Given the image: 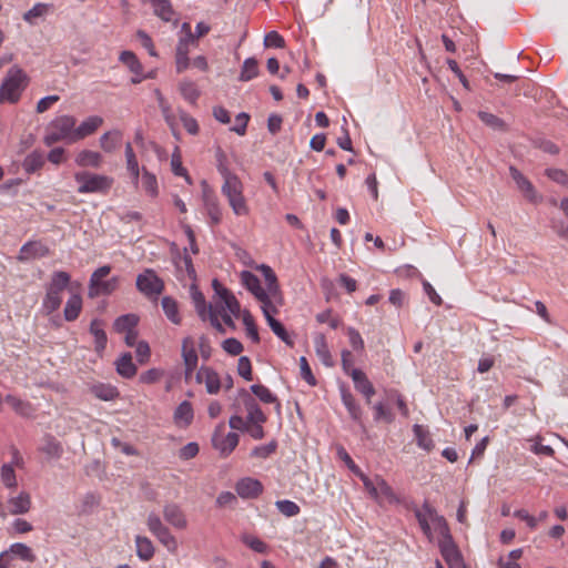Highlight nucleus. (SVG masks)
Instances as JSON below:
<instances>
[{
	"label": "nucleus",
	"instance_id": "f03ea898",
	"mask_svg": "<svg viewBox=\"0 0 568 568\" xmlns=\"http://www.w3.org/2000/svg\"><path fill=\"white\" fill-rule=\"evenodd\" d=\"M71 276L65 271H55L52 273L49 283L45 286V295L42 301V310L45 314H51L59 310L62 303V294L68 288Z\"/></svg>",
	"mask_w": 568,
	"mask_h": 568
},
{
	"label": "nucleus",
	"instance_id": "de8ad7c7",
	"mask_svg": "<svg viewBox=\"0 0 568 568\" xmlns=\"http://www.w3.org/2000/svg\"><path fill=\"white\" fill-rule=\"evenodd\" d=\"M153 6L154 13L163 21H171L174 11L170 0H150Z\"/></svg>",
	"mask_w": 568,
	"mask_h": 568
},
{
	"label": "nucleus",
	"instance_id": "5fc2aeb1",
	"mask_svg": "<svg viewBox=\"0 0 568 568\" xmlns=\"http://www.w3.org/2000/svg\"><path fill=\"white\" fill-rule=\"evenodd\" d=\"M0 478L7 488H16L18 485L17 476L12 464H3L0 469Z\"/></svg>",
	"mask_w": 568,
	"mask_h": 568
},
{
	"label": "nucleus",
	"instance_id": "0eeeda50",
	"mask_svg": "<svg viewBox=\"0 0 568 568\" xmlns=\"http://www.w3.org/2000/svg\"><path fill=\"white\" fill-rule=\"evenodd\" d=\"M111 272V267L109 265H103L97 268L91 277L89 283V296L97 297L99 295H109L118 287L119 278L116 276L111 277L110 280H104Z\"/></svg>",
	"mask_w": 568,
	"mask_h": 568
},
{
	"label": "nucleus",
	"instance_id": "338daca9",
	"mask_svg": "<svg viewBox=\"0 0 568 568\" xmlns=\"http://www.w3.org/2000/svg\"><path fill=\"white\" fill-rule=\"evenodd\" d=\"M242 541L250 547L252 550L258 554H265L267 551V545L260 538L252 535H244Z\"/></svg>",
	"mask_w": 568,
	"mask_h": 568
},
{
	"label": "nucleus",
	"instance_id": "a211bd4d",
	"mask_svg": "<svg viewBox=\"0 0 568 568\" xmlns=\"http://www.w3.org/2000/svg\"><path fill=\"white\" fill-rule=\"evenodd\" d=\"M341 398L351 418L361 426L363 433H366V427L362 420L363 410L353 394L343 387L341 388Z\"/></svg>",
	"mask_w": 568,
	"mask_h": 568
},
{
	"label": "nucleus",
	"instance_id": "e2e57ef3",
	"mask_svg": "<svg viewBox=\"0 0 568 568\" xmlns=\"http://www.w3.org/2000/svg\"><path fill=\"white\" fill-rule=\"evenodd\" d=\"M141 183L143 189L151 195H155L158 192V182L154 174L150 173L143 168Z\"/></svg>",
	"mask_w": 568,
	"mask_h": 568
},
{
	"label": "nucleus",
	"instance_id": "6e6552de",
	"mask_svg": "<svg viewBox=\"0 0 568 568\" xmlns=\"http://www.w3.org/2000/svg\"><path fill=\"white\" fill-rule=\"evenodd\" d=\"M225 424L222 422L216 425L212 435V445L223 457L229 456L239 445L240 437L236 433L224 434Z\"/></svg>",
	"mask_w": 568,
	"mask_h": 568
},
{
	"label": "nucleus",
	"instance_id": "4c0bfd02",
	"mask_svg": "<svg viewBox=\"0 0 568 568\" xmlns=\"http://www.w3.org/2000/svg\"><path fill=\"white\" fill-rule=\"evenodd\" d=\"M40 450L45 454L49 458L59 459L63 454V447L61 443L52 435H47L43 438V444Z\"/></svg>",
	"mask_w": 568,
	"mask_h": 568
},
{
	"label": "nucleus",
	"instance_id": "473e14b6",
	"mask_svg": "<svg viewBox=\"0 0 568 568\" xmlns=\"http://www.w3.org/2000/svg\"><path fill=\"white\" fill-rule=\"evenodd\" d=\"M77 165L81 168H99L102 163V155L91 150H82L75 156Z\"/></svg>",
	"mask_w": 568,
	"mask_h": 568
},
{
	"label": "nucleus",
	"instance_id": "5701e85b",
	"mask_svg": "<svg viewBox=\"0 0 568 568\" xmlns=\"http://www.w3.org/2000/svg\"><path fill=\"white\" fill-rule=\"evenodd\" d=\"M103 124V119L99 115H91L81 122L79 126H74L73 141L77 142L93 134Z\"/></svg>",
	"mask_w": 568,
	"mask_h": 568
},
{
	"label": "nucleus",
	"instance_id": "ea45409f",
	"mask_svg": "<svg viewBox=\"0 0 568 568\" xmlns=\"http://www.w3.org/2000/svg\"><path fill=\"white\" fill-rule=\"evenodd\" d=\"M44 162L43 153L34 150L24 158L22 168L27 173L31 174L39 171L44 165Z\"/></svg>",
	"mask_w": 568,
	"mask_h": 568
},
{
	"label": "nucleus",
	"instance_id": "4468645a",
	"mask_svg": "<svg viewBox=\"0 0 568 568\" xmlns=\"http://www.w3.org/2000/svg\"><path fill=\"white\" fill-rule=\"evenodd\" d=\"M202 186H203V190H202L203 204H204L206 213L210 217V223H211V225H217V224H220V222L222 220V212H221L217 196L209 187V185L205 181L202 182Z\"/></svg>",
	"mask_w": 568,
	"mask_h": 568
},
{
	"label": "nucleus",
	"instance_id": "c756f323",
	"mask_svg": "<svg viewBox=\"0 0 568 568\" xmlns=\"http://www.w3.org/2000/svg\"><path fill=\"white\" fill-rule=\"evenodd\" d=\"M90 393L101 400H114L119 397L118 388L111 384L97 383L90 386Z\"/></svg>",
	"mask_w": 568,
	"mask_h": 568
},
{
	"label": "nucleus",
	"instance_id": "2f4dec72",
	"mask_svg": "<svg viewBox=\"0 0 568 568\" xmlns=\"http://www.w3.org/2000/svg\"><path fill=\"white\" fill-rule=\"evenodd\" d=\"M82 311V297L78 293H72L68 298L64 310L63 316L68 322L75 321Z\"/></svg>",
	"mask_w": 568,
	"mask_h": 568
},
{
	"label": "nucleus",
	"instance_id": "dca6fc26",
	"mask_svg": "<svg viewBox=\"0 0 568 568\" xmlns=\"http://www.w3.org/2000/svg\"><path fill=\"white\" fill-rule=\"evenodd\" d=\"M275 313H277V308L275 305L263 311V315H264L268 326L273 331V333L281 341H283L286 345L293 347L294 341L292 339L291 335L287 333L284 325L280 321L274 318L273 314H275Z\"/></svg>",
	"mask_w": 568,
	"mask_h": 568
},
{
	"label": "nucleus",
	"instance_id": "20e7f679",
	"mask_svg": "<svg viewBox=\"0 0 568 568\" xmlns=\"http://www.w3.org/2000/svg\"><path fill=\"white\" fill-rule=\"evenodd\" d=\"M28 82L27 73L19 65H12L0 87V103H17Z\"/></svg>",
	"mask_w": 568,
	"mask_h": 568
},
{
	"label": "nucleus",
	"instance_id": "774afa93",
	"mask_svg": "<svg viewBox=\"0 0 568 568\" xmlns=\"http://www.w3.org/2000/svg\"><path fill=\"white\" fill-rule=\"evenodd\" d=\"M374 409V419L375 422L385 420L386 423H392L394 420V415L390 409L387 408L383 403H376L373 406Z\"/></svg>",
	"mask_w": 568,
	"mask_h": 568
},
{
	"label": "nucleus",
	"instance_id": "13d9d810",
	"mask_svg": "<svg viewBox=\"0 0 568 568\" xmlns=\"http://www.w3.org/2000/svg\"><path fill=\"white\" fill-rule=\"evenodd\" d=\"M277 449V442L271 440L265 445H260L253 448L251 456L260 459H266Z\"/></svg>",
	"mask_w": 568,
	"mask_h": 568
},
{
	"label": "nucleus",
	"instance_id": "6e6d98bb",
	"mask_svg": "<svg viewBox=\"0 0 568 568\" xmlns=\"http://www.w3.org/2000/svg\"><path fill=\"white\" fill-rule=\"evenodd\" d=\"M275 506L277 510L286 517L297 516L301 511L300 506L296 503L288 499L277 500L275 503Z\"/></svg>",
	"mask_w": 568,
	"mask_h": 568
},
{
	"label": "nucleus",
	"instance_id": "393cba45",
	"mask_svg": "<svg viewBox=\"0 0 568 568\" xmlns=\"http://www.w3.org/2000/svg\"><path fill=\"white\" fill-rule=\"evenodd\" d=\"M190 343V338H185L183 341L182 345V357L184 361L185 366V381L187 382L191 377L193 372L195 371L197 366V353L196 351L191 346L189 347L187 344Z\"/></svg>",
	"mask_w": 568,
	"mask_h": 568
},
{
	"label": "nucleus",
	"instance_id": "39448f33",
	"mask_svg": "<svg viewBox=\"0 0 568 568\" xmlns=\"http://www.w3.org/2000/svg\"><path fill=\"white\" fill-rule=\"evenodd\" d=\"M75 123L77 120L72 115L57 116L47 126L43 143L47 146H51L60 141L73 143Z\"/></svg>",
	"mask_w": 568,
	"mask_h": 568
},
{
	"label": "nucleus",
	"instance_id": "6ab92c4d",
	"mask_svg": "<svg viewBox=\"0 0 568 568\" xmlns=\"http://www.w3.org/2000/svg\"><path fill=\"white\" fill-rule=\"evenodd\" d=\"M438 545L442 556L449 566L455 567L460 565L462 555L457 546L455 545L452 536L440 539Z\"/></svg>",
	"mask_w": 568,
	"mask_h": 568
},
{
	"label": "nucleus",
	"instance_id": "603ef678",
	"mask_svg": "<svg viewBox=\"0 0 568 568\" xmlns=\"http://www.w3.org/2000/svg\"><path fill=\"white\" fill-rule=\"evenodd\" d=\"M138 324V317L134 314H126L118 317L114 322V329L119 333L134 331Z\"/></svg>",
	"mask_w": 568,
	"mask_h": 568
},
{
	"label": "nucleus",
	"instance_id": "a18cd8bd",
	"mask_svg": "<svg viewBox=\"0 0 568 568\" xmlns=\"http://www.w3.org/2000/svg\"><path fill=\"white\" fill-rule=\"evenodd\" d=\"M125 160L126 169L130 172L133 182L138 183L140 176V168L132 144L130 142L125 144Z\"/></svg>",
	"mask_w": 568,
	"mask_h": 568
},
{
	"label": "nucleus",
	"instance_id": "412c9836",
	"mask_svg": "<svg viewBox=\"0 0 568 568\" xmlns=\"http://www.w3.org/2000/svg\"><path fill=\"white\" fill-rule=\"evenodd\" d=\"M195 377L197 383H205L206 392L209 394H217L220 392L221 379L214 369L210 367H201Z\"/></svg>",
	"mask_w": 568,
	"mask_h": 568
},
{
	"label": "nucleus",
	"instance_id": "4be33fe9",
	"mask_svg": "<svg viewBox=\"0 0 568 568\" xmlns=\"http://www.w3.org/2000/svg\"><path fill=\"white\" fill-rule=\"evenodd\" d=\"M258 270L262 272L265 283H266V293L270 294L271 301L281 303V290L277 282V277L275 272L268 265L262 264Z\"/></svg>",
	"mask_w": 568,
	"mask_h": 568
},
{
	"label": "nucleus",
	"instance_id": "f8f14e48",
	"mask_svg": "<svg viewBox=\"0 0 568 568\" xmlns=\"http://www.w3.org/2000/svg\"><path fill=\"white\" fill-rule=\"evenodd\" d=\"M212 286L215 294L221 298V302L223 303L221 307L216 306L217 312H227L233 316L239 317L241 313V305L233 293L225 288L217 280H213Z\"/></svg>",
	"mask_w": 568,
	"mask_h": 568
},
{
	"label": "nucleus",
	"instance_id": "49530a36",
	"mask_svg": "<svg viewBox=\"0 0 568 568\" xmlns=\"http://www.w3.org/2000/svg\"><path fill=\"white\" fill-rule=\"evenodd\" d=\"M179 90L184 100L191 104H196L201 93L194 82L184 80L179 84Z\"/></svg>",
	"mask_w": 568,
	"mask_h": 568
},
{
	"label": "nucleus",
	"instance_id": "bb28decb",
	"mask_svg": "<svg viewBox=\"0 0 568 568\" xmlns=\"http://www.w3.org/2000/svg\"><path fill=\"white\" fill-rule=\"evenodd\" d=\"M9 513L12 515H22L31 508V497L27 491H21L18 496L8 499Z\"/></svg>",
	"mask_w": 568,
	"mask_h": 568
},
{
	"label": "nucleus",
	"instance_id": "c03bdc74",
	"mask_svg": "<svg viewBox=\"0 0 568 568\" xmlns=\"http://www.w3.org/2000/svg\"><path fill=\"white\" fill-rule=\"evenodd\" d=\"M413 432L417 442L418 447L430 452L434 448V442L430 437L429 432L424 426L415 424Z\"/></svg>",
	"mask_w": 568,
	"mask_h": 568
},
{
	"label": "nucleus",
	"instance_id": "f704fd0d",
	"mask_svg": "<svg viewBox=\"0 0 568 568\" xmlns=\"http://www.w3.org/2000/svg\"><path fill=\"white\" fill-rule=\"evenodd\" d=\"M4 400L12 407V409L22 417H31L34 414L32 404L23 400L13 395H7Z\"/></svg>",
	"mask_w": 568,
	"mask_h": 568
},
{
	"label": "nucleus",
	"instance_id": "79ce46f5",
	"mask_svg": "<svg viewBox=\"0 0 568 568\" xmlns=\"http://www.w3.org/2000/svg\"><path fill=\"white\" fill-rule=\"evenodd\" d=\"M191 297L199 317L202 321H207L209 305H206L204 295L195 285L191 286Z\"/></svg>",
	"mask_w": 568,
	"mask_h": 568
},
{
	"label": "nucleus",
	"instance_id": "cd10ccee",
	"mask_svg": "<svg viewBox=\"0 0 568 568\" xmlns=\"http://www.w3.org/2000/svg\"><path fill=\"white\" fill-rule=\"evenodd\" d=\"M314 348L317 357L322 362L323 365L327 367H332L334 365V361L332 358L326 337L322 333H317L314 336Z\"/></svg>",
	"mask_w": 568,
	"mask_h": 568
},
{
	"label": "nucleus",
	"instance_id": "c9c22d12",
	"mask_svg": "<svg viewBox=\"0 0 568 568\" xmlns=\"http://www.w3.org/2000/svg\"><path fill=\"white\" fill-rule=\"evenodd\" d=\"M161 306L162 310L168 317L170 322H172L175 325H180L182 322L180 312H179V304L178 302L171 297V296H164L161 300Z\"/></svg>",
	"mask_w": 568,
	"mask_h": 568
},
{
	"label": "nucleus",
	"instance_id": "8fccbe9b",
	"mask_svg": "<svg viewBox=\"0 0 568 568\" xmlns=\"http://www.w3.org/2000/svg\"><path fill=\"white\" fill-rule=\"evenodd\" d=\"M119 60L123 64H125L132 73H142L143 72V65L139 61V59L134 52L128 51V50L122 51L120 53Z\"/></svg>",
	"mask_w": 568,
	"mask_h": 568
},
{
	"label": "nucleus",
	"instance_id": "9b49d317",
	"mask_svg": "<svg viewBox=\"0 0 568 568\" xmlns=\"http://www.w3.org/2000/svg\"><path fill=\"white\" fill-rule=\"evenodd\" d=\"M136 288L148 297L158 296L164 290V282L149 268L138 275Z\"/></svg>",
	"mask_w": 568,
	"mask_h": 568
},
{
	"label": "nucleus",
	"instance_id": "9d476101",
	"mask_svg": "<svg viewBox=\"0 0 568 568\" xmlns=\"http://www.w3.org/2000/svg\"><path fill=\"white\" fill-rule=\"evenodd\" d=\"M182 29H187V33L179 40L175 49V67L178 73L184 72L190 67V45L196 44L195 37L191 32L190 26L187 23H183Z\"/></svg>",
	"mask_w": 568,
	"mask_h": 568
},
{
	"label": "nucleus",
	"instance_id": "0e129e2a",
	"mask_svg": "<svg viewBox=\"0 0 568 568\" xmlns=\"http://www.w3.org/2000/svg\"><path fill=\"white\" fill-rule=\"evenodd\" d=\"M156 539L168 549L169 552L174 554L178 550V541L171 534L170 529L162 531Z\"/></svg>",
	"mask_w": 568,
	"mask_h": 568
},
{
	"label": "nucleus",
	"instance_id": "7c9ffc66",
	"mask_svg": "<svg viewBox=\"0 0 568 568\" xmlns=\"http://www.w3.org/2000/svg\"><path fill=\"white\" fill-rule=\"evenodd\" d=\"M6 552L9 556L10 559L19 558L26 562H34L37 559V556L34 555L33 550L22 542H16L10 546Z\"/></svg>",
	"mask_w": 568,
	"mask_h": 568
},
{
	"label": "nucleus",
	"instance_id": "f257e3e1",
	"mask_svg": "<svg viewBox=\"0 0 568 568\" xmlns=\"http://www.w3.org/2000/svg\"><path fill=\"white\" fill-rule=\"evenodd\" d=\"M219 171L224 180L222 193L227 199L234 214L237 216L247 215L248 206L243 195V183L237 175L229 171L226 168L220 165Z\"/></svg>",
	"mask_w": 568,
	"mask_h": 568
},
{
	"label": "nucleus",
	"instance_id": "bf43d9fd",
	"mask_svg": "<svg viewBox=\"0 0 568 568\" xmlns=\"http://www.w3.org/2000/svg\"><path fill=\"white\" fill-rule=\"evenodd\" d=\"M243 324L245 325V331H246L247 337H250L253 343H258L260 342L258 331H257L254 320L248 311H244V313H243Z\"/></svg>",
	"mask_w": 568,
	"mask_h": 568
},
{
	"label": "nucleus",
	"instance_id": "b1692460",
	"mask_svg": "<svg viewBox=\"0 0 568 568\" xmlns=\"http://www.w3.org/2000/svg\"><path fill=\"white\" fill-rule=\"evenodd\" d=\"M352 379L355 389L365 396L366 403L369 405L372 397L375 395V388L373 384L361 369L352 371Z\"/></svg>",
	"mask_w": 568,
	"mask_h": 568
},
{
	"label": "nucleus",
	"instance_id": "37998d69",
	"mask_svg": "<svg viewBox=\"0 0 568 568\" xmlns=\"http://www.w3.org/2000/svg\"><path fill=\"white\" fill-rule=\"evenodd\" d=\"M251 393H253L261 402L265 404H276L277 409L281 408V403L277 397L264 385L254 384L250 387Z\"/></svg>",
	"mask_w": 568,
	"mask_h": 568
},
{
	"label": "nucleus",
	"instance_id": "58836bf2",
	"mask_svg": "<svg viewBox=\"0 0 568 568\" xmlns=\"http://www.w3.org/2000/svg\"><path fill=\"white\" fill-rule=\"evenodd\" d=\"M122 132L120 130H111L103 133L100 138V146L106 152H113L121 143Z\"/></svg>",
	"mask_w": 568,
	"mask_h": 568
},
{
	"label": "nucleus",
	"instance_id": "e433bc0d",
	"mask_svg": "<svg viewBox=\"0 0 568 568\" xmlns=\"http://www.w3.org/2000/svg\"><path fill=\"white\" fill-rule=\"evenodd\" d=\"M193 408L190 402H182L174 412V422L179 426L186 427L193 420Z\"/></svg>",
	"mask_w": 568,
	"mask_h": 568
},
{
	"label": "nucleus",
	"instance_id": "4d7b16f0",
	"mask_svg": "<svg viewBox=\"0 0 568 568\" xmlns=\"http://www.w3.org/2000/svg\"><path fill=\"white\" fill-rule=\"evenodd\" d=\"M48 10H49V4L37 3L23 14V20L30 24H34L36 19L45 16Z\"/></svg>",
	"mask_w": 568,
	"mask_h": 568
},
{
	"label": "nucleus",
	"instance_id": "680f3d73",
	"mask_svg": "<svg viewBox=\"0 0 568 568\" xmlns=\"http://www.w3.org/2000/svg\"><path fill=\"white\" fill-rule=\"evenodd\" d=\"M530 442H532V445L530 446V450L534 454L540 455V456H547V457H552L555 455L554 448L549 445H544L541 443L542 438L540 436H537L536 438L530 439Z\"/></svg>",
	"mask_w": 568,
	"mask_h": 568
},
{
	"label": "nucleus",
	"instance_id": "3c124183",
	"mask_svg": "<svg viewBox=\"0 0 568 568\" xmlns=\"http://www.w3.org/2000/svg\"><path fill=\"white\" fill-rule=\"evenodd\" d=\"M478 118L480 119V121L483 123H485L487 126L491 128L493 130L503 131V132L507 130V125H506L505 121L493 113H489L486 111H479Z\"/></svg>",
	"mask_w": 568,
	"mask_h": 568
},
{
	"label": "nucleus",
	"instance_id": "2eb2a0df",
	"mask_svg": "<svg viewBox=\"0 0 568 568\" xmlns=\"http://www.w3.org/2000/svg\"><path fill=\"white\" fill-rule=\"evenodd\" d=\"M49 253V247L42 241H28L21 246L17 258L20 262H29L31 260L48 256Z\"/></svg>",
	"mask_w": 568,
	"mask_h": 568
},
{
	"label": "nucleus",
	"instance_id": "72a5a7b5",
	"mask_svg": "<svg viewBox=\"0 0 568 568\" xmlns=\"http://www.w3.org/2000/svg\"><path fill=\"white\" fill-rule=\"evenodd\" d=\"M115 366L118 374L124 378H132L136 374V366L133 363L132 355L130 353L121 355L116 359Z\"/></svg>",
	"mask_w": 568,
	"mask_h": 568
},
{
	"label": "nucleus",
	"instance_id": "a19ab883",
	"mask_svg": "<svg viewBox=\"0 0 568 568\" xmlns=\"http://www.w3.org/2000/svg\"><path fill=\"white\" fill-rule=\"evenodd\" d=\"M136 555L143 561H149L154 556V546L148 537H135Z\"/></svg>",
	"mask_w": 568,
	"mask_h": 568
},
{
	"label": "nucleus",
	"instance_id": "a878e982",
	"mask_svg": "<svg viewBox=\"0 0 568 568\" xmlns=\"http://www.w3.org/2000/svg\"><path fill=\"white\" fill-rule=\"evenodd\" d=\"M510 176L516 182L517 187L524 193L525 197L529 201H535L536 191L531 182L526 179L523 173L515 166L509 168Z\"/></svg>",
	"mask_w": 568,
	"mask_h": 568
},
{
	"label": "nucleus",
	"instance_id": "09e8293b",
	"mask_svg": "<svg viewBox=\"0 0 568 568\" xmlns=\"http://www.w3.org/2000/svg\"><path fill=\"white\" fill-rule=\"evenodd\" d=\"M258 75V62L255 58H247L244 60L240 73V81H251Z\"/></svg>",
	"mask_w": 568,
	"mask_h": 568
},
{
	"label": "nucleus",
	"instance_id": "69168bd1",
	"mask_svg": "<svg viewBox=\"0 0 568 568\" xmlns=\"http://www.w3.org/2000/svg\"><path fill=\"white\" fill-rule=\"evenodd\" d=\"M146 525H148L149 530L155 537H158L162 531L168 529V527L162 523V520L159 517V515H156L155 513L149 514L148 520H146Z\"/></svg>",
	"mask_w": 568,
	"mask_h": 568
},
{
	"label": "nucleus",
	"instance_id": "ddd939ff",
	"mask_svg": "<svg viewBox=\"0 0 568 568\" xmlns=\"http://www.w3.org/2000/svg\"><path fill=\"white\" fill-rule=\"evenodd\" d=\"M237 399L242 402L245 410L247 412V423H265L266 415L262 412L255 398L245 388L237 390Z\"/></svg>",
	"mask_w": 568,
	"mask_h": 568
},
{
	"label": "nucleus",
	"instance_id": "1a4fd4ad",
	"mask_svg": "<svg viewBox=\"0 0 568 568\" xmlns=\"http://www.w3.org/2000/svg\"><path fill=\"white\" fill-rule=\"evenodd\" d=\"M241 282L243 286L262 303V312L274 305L273 301L270 298V294H267L265 288L262 287L260 278L254 273L243 271L241 273Z\"/></svg>",
	"mask_w": 568,
	"mask_h": 568
},
{
	"label": "nucleus",
	"instance_id": "aec40b11",
	"mask_svg": "<svg viewBox=\"0 0 568 568\" xmlns=\"http://www.w3.org/2000/svg\"><path fill=\"white\" fill-rule=\"evenodd\" d=\"M163 517L174 528L184 529L187 526L186 517L178 504L170 503L164 505Z\"/></svg>",
	"mask_w": 568,
	"mask_h": 568
},
{
	"label": "nucleus",
	"instance_id": "c85d7f7f",
	"mask_svg": "<svg viewBox=\"0 0 568 568\" xmlns=\"http://www.w3.org/2000/svg\"><path fill=\"white\" fill-rule=\"evenodd\" d=\"M90 333L94 337V349L97 353H102L108 343L106 333L103 329V322L99 318L92 320L90 324Z\"/></svg>",
	"mask_w": 568,
	"mask_h": 568
},
{
	"label": "nucleus",
	"instance_id": "052dcab7",
	"mask_svg": "<svg viewBox=\"0 0 568 568\" xmlns=\"http://www.w3.org/2000/svg\"><path fill=\"white\" fill-rule=\"evenodd\" d=\"M171 166H172V172L175 175L184 176L186 182L191 183V178L189 176L186 169H184L183 165H182L180 150H179L178 146L175 148V151L172 154Z\"/></svg>",
	"mask_w": 568,
	"mask_h": 568
},
{
	"label": "nucleus",
	"instance_id": "864d4df0",
	"mask_svg": "<svg viewBox=\"0 0 568 568\" xmlns=\"http://www.w3.org/2000/svg\"><path fill=\"white\" fill-rule=\"evenodd\" d=\"M178 114L186 132L191 135H197L200 132V125L196 119L182 109L178 110Z\"/></svg>",
	"mask_w": 568,
	"mask_h": 568
},
{
	"label": "nucleus",
	"instance_id": "7ed1b4c3",
	"mask_svg": "<svg viewBox=\"0 0 568 568\" xmlns=\"http://www.w3.org/2000/svg\"><path fill=\"white\" fill-rule=\"evenodd\" d=\"M414 514L423 534L428 539L433 538L432 526L439 534L440 539L452 536L446 519L438 515L436 509L427 501L423 504L422 508H416Z\"/></svg>",
	"mask_w": 568,
	"mask_h": 568
},
{
	"label": "nucleus",
	"instance_id": "423d86ee",
	"mask_svg": "<svg viewBox=\"0 0 568 568\" xmlns=\"http://www.w3.org/2000/svg\"><path fill=\"white\" fill-rule=\"evenodd\" d=\"M74 180L80 184L78 193H106L113 183V179L106 175L94 174L88 171L77 172Z\"/></svg>",
	"mask_w": 568,
	"mask_h": 568
},
{
	"label": "nucleus",
	"instance_id": "f3484780",
	"mask_svg": "<svg viewBox=\"0 0 568 568\" xmlns=\"http://www.w3.org/2000/svg\"><path fill=\"white\" fill-rule=\"evenodd\" d=\"M235 490L240 497L244 499H253L258 497L263 491V485L257 479L244 477L236 483Z\"/></svg>",
	"mask_w": 568,
	"mask_h": 568
}]
</instances>
